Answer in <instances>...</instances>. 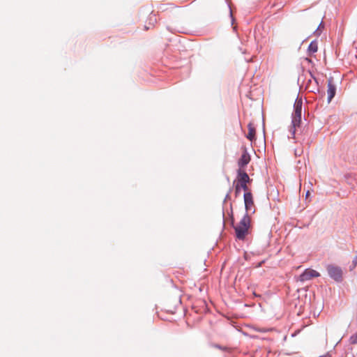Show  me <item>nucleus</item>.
<instances>
[{
  "label": "nucleus",
  "mask_w": 357,
  "mask_h": 357,
  "mask_svg": "<svg viewBox=\"0 0 357 357\" xmlns=\"http://www.w3.org/2000/svg\"><path fill=\"white\" fill-rule=\"evenodd\" d=\"M250 161V156L246 150L243 151L241 158L238 161V165L239 166V169L244 168Z\"/></svg>",
  "instance_id": "6e6552de"
},
{
  "label": "nucleus",
  "mask_w": 357,
  "mask_h": 357,
  "mask_svg": "<svg viewBox=\"0 0 357 357\" xmlns=\"http://www.w3.org/2000/svg\"><path fill=\"white\" fill-rule=\"evenodd\" d=\"M318 50V45L316 40L312 41L307 48V52L309 55L317 52Z\"/></svg>",
  "instance_id": "9b49d317"
},
{
  "label": "nucleus",
  "mask_w": 357,
  "mask_h": 357,
  "mask_svg": "<svg viewBox=\"0 0 357 357\" xmlns=\"http://www.w3.org/2000/svg\"><path fill=\"white\" fill-rule=\"evenodd\" d=\"M319 357H331V355L329 353H327L325 355L321 356Z\"/></svg>",
  "instance_id": "a211bd4d"
},
{
  "label": "nucleus",
  "mask_w": 357,
  "mask_h": 357,
  "mask_svg": "<svg viewBox=\"0 0 357 357\" xmlns=\"http://www.w3.org/2000/svg\"><path fill=\"white\" fill-rule=\"evenodd\" d=\"M302 107L303 100L302 98L297 97L294 105V111L292 113L291 127L290 132L292 137H294L296 133V128L299 127L302 119Z\"/></svg>",
  "instance_id": "f257e3e1"
},
{
  "label": "nucleus",
  "mask_w": 357,
  "mask_h": 357,
  "mask_svg": "<svg viewBox=\"0 0 357 357\" xmlns=\"http://www.w3.org/2000/svg\"><path fill=\"white\" fill-rule=\"evenodd\" d=\"M309 73L311 77L307 80L306 83L305 89L310 92H314V89H316L318 86V82L317 79L313 77L310 72H309Z\"/></svg>",
  "instance_id": "0eeeda50"
},
{
  "label": "nucleus",
  "mask_w": 357,
  "mask_h": 357,
  "mask_svg": "<svg viewBox=\"0 0 357 357\" xmlns=\"http://www.w3.org/2000/svg\"><path fill=\"white\" fill-rule=\"evenodd\" d=\"M322 26H323V22H321L320 23V24H319V26L318 29L316 30V32H317V31H318V30H319L321 27H322Z\"/></svg>",
  "instance_id": "6ab92c4d"
},
{
  "label": "nucleus",
  "mask_w": 357,
  "mask_h": 357,
  "mask_svg": "<svg viewBox=\"0 0 357 357\" xmlns=\"http://www.w3.org/2000/svg\"><path fill=\"white\" fill-rule=\"evenodd\" d=\"M244 203L245 208L246 211V213L248 215V213L251 212L252 208L254 207V201L253 197L251 192H246L244 193Z\"/></svg>",
  "instance_id": "423d86ee"
},
{
  "label": "nucleus",
  "mask_w": 357,
  "mask_h": 357,
  "mask_svg": "<svg viewBox=\"0 0 357 357\" xmlns=\"http://www.w3.org/2000/svg\"><path fill=\"white\" fill-rule=\"evenodd\" d=\"M352 265H353V267H356V265H357V255L354 258L353 261H352Z\"/></svg>",
  "instance_id": "2eb2a0df"
},
{
  "label": "nucleus",
  "mask_w": 357,
  "mask_h": 357,
  "mask_svg": "<svg viewBox=\"0 0 357 357\" xmlns=\"http://www.w3.org/2000/svg\"><path fill=\"white\" fill-rule=\"evenodd\" d=\"M250 226V218L248 214H245L239 224L234 227L236 238L238 240H244L246 235L248 234Z\"/></svg>",
  "instance_id": "f03ea898"
},
{
  "label": "nucleus",
  "mask_w": 357,
  "mask_h": 357,
  "mask_svg": "<svg viewBox=\"0 0 357 357\" xmlns=\"http://www.w3.org/2000/svg\"><path fill=\"white\" fill-rule=\"evenodd\" d=\"M309 195H310V192H309V191H307V192H306V197H307Z\"/></svg>",
  "instance_id": "412c9836"
},
{
  "label": "nucleus",
  "mask_w": 357,
  "mask_h": 357,
  "mask_svg": "<svg viewBox=\"0 0 357 357\" xmlns=\"http://www.w3.org/2000/svg\"><path fill=\"white\" fill-rule=\"evenodd\" d=\"M229 10H230V16H231V23L232 24H234V18L233 17V15H232V10L231 9V8L229 7Z\"/></svg>",
  "instance_id": "f3484780"
},
{
  "label": "nucleus",
  "mask_w": 357,
  "mask_h": 357,
  "mask_svg": "<svg viewBox=\"0 0 357 357\" xmlns=\"http://www.w3.org/2000/svg\"><path fill=\"white\" fill-rule=\"evenodd\" d=\"M215 347L216 348H218V349H222V350H224V351H226V350L227 349L226 347H221V346H220V345H219V344H215Z\"/></svg>",
  "instance_id": "dca6fc26"
},
{
  "label": "nucleus",
  "mask_w": 357,
  "mask_h": 357,
  "mask_svg": "<svg viewBox=\"0 0 357 357\" xmlns=\"http://www.w3.org/2000/svg\"><path fill=\"white\" fill-rule=\"evenodd\" d=\"M155 17V15H154V16H151V17H149V20H150L151 21V20H153V17Z\"/></svg>",
  "instance_id": "aec40b11"
},
{
  "label": "nucleus",
  "mask_w": 357,
  "mask_h": 357,
  "mask_svg": "<svg viewBox=\"0 0 357 357\" xmlns=\"http://www.w3.org/2000/svg\"><path fill=\"white\" fill-rule=\"evenodd\" d=\"M231 192V189L230 188L228 193L225 196V200H224V203L227 200V199H230V193Z\"/></svg>",
  "instance_id": "4468645a"
},
{
  "label": "nucleus",
  "mask_w": 357,
  "mask_h": 357,
  "mask_svg": "<svg viewBox=\"0 0 357 357\" xmlns=\"http://www.w3.org/2000/svg\"><path fill=\"white\" fill-rule=\"evenodd\" d=\"M238 174V184L239 186L245 191L250 192L248 190V187L247 186V183L251 182V179L250 178L248 174L241 169H238L237 171Z\"/></svg>",
  "instance_id": "20e7f679"
},
{
  "label": "nucleus",
  "mask_w": 357,
  "mask_h": 357,
  "mask_svg": "<svg viewBox=\"0 0 357 357\" xmlns=\"http://www.w3.org/2000/svg\"><path fill=\"white\" fill-rule=\"evenodd\" d=\"M349 342L352 345L357 344V331L349 337Z\"/></svg>",
  "instance_id": "f8f14e48"
},
{
  "label": "nucleus",
  "mask_w": 357,
  "mask_h": 357,
  "mask_svg": "<svg viewBox=\"0 0 357 357\" xmlns=\"http://www.w3.org/2000/svg\"><path fill=\"white\" fill-rule=\"evenodd\" d=\"M328 102H330L335 97L336 93V86L332 83V79H329L328 82Z\"/></svg>",
  "instance_id": "1a4fd4ad"
},
{
  "label": "nucleus",
  "mask_w": 357,
  "mask_h": 357,
  "mask_svg": "<svg viewBox=\"0 0 357 357\" xmlns=\"http://www.w3.org/2000/svg\"><path fill=\"white\" fill-rule=\"evenodd\" d=\"M319 275V273H318L317 271L310 268H307L300 275L299 280L301 282H305L307 280H310L313 278H317Z\"/></svg>",
  "instance_id": "39448f33"
},
{
  "label": "nucleus",
  "mask_w": 357,
  "mask_h": 357,
  "mask_svg": "<svg viewBox=\"0 0 357 357\" xmlns=\"http://www.w3.org/2000/svg\"><path fill=\"white\" fill-rule=\"evenodd\" d=\"M241 188L239 186V185L237 183L236 187H235V194H236V196H238V195L239 194V192H241Z\"/></svg>",
  "instance_id": "ddd939ff"
},
{
  "label": "nucleus",
  "mask_w": 357,
  "mask_h": 357,
  "mask_svg": "<svg viewBox=\"0 0 357 357\" xmlns=\"http://www.w3.org/2000/svg\"><path fill=\"white\" fill-rule=\"evenodd\" d=\"M248 133L246 135L248 139L250 142H253L256 139V130L255 126L252 123H249L248 124Z\"/></svg>",
  "instance_id": "9d476101"
},
{
  "label": "nucleus",
  "mask_w": 357,
  "mask_h": 357,
  "mask_svg": "<svg viewBox=\"0 0 357 357\" xmlns=\"http://www.w3.org/2000/svg\"><path fill=\"white\" fill-rule=\"evenodd\" d=\"M326 271L329 277L337 282H341L343 279V271L341 267L329 264L326 266Z\"/></svg>",
  "instance_id": "7ed1b4c3"
}]
</instances>
